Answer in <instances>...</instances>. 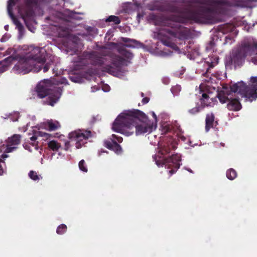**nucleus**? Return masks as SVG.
<instances>
[{"label": "nucleus", "instance_id": "nucleus-1", "mask_svg": "<svg viewBox=\"0 0 257 257\" xmlns=\"http://www.w3.org/2000/svg\"><path fill=\"white\" fill-rule=\"evenodd\" d=\"M256 2L257 0H220L211 7L200 6L194 11L170 5L167 10L176 14L169 16L153 15L151 19L155 25L167 27L164 30L167 34L177 37L181 31L180 23L186 24L192 21L197 23L214 24L222 21L221 16L227 14L228 7L252 8Z\"/></svg>", "mask_w": 257, "mask_h": 257}, {"label": "nucleus", "instance_id": "nucleus-2", "mask_svg": "<svg viewBox=\"0 0 257 257\" xmlns=\"http://www.w3.org/2000/svg\"><path fill=\"white\" fill-rule=\"evenodd\" d=\"M152 114L154 118L155 123L151 122L147 115L140 110L135 109L130 110V136L133 133L130 131L133 127L135 128L137 136L152 132L153 129H155L157 127V117L154 111L152 112Z\"/></svg>", "mask_w": 257, "mask_h": 257}, {"label": "nucleus", "instance_id": "nucleus-3", "mask_svg": "<svg viewBox=\"0 0 257 257\" xmlns=\"http://www.w3.org/2000/svg\"><path fill=\"white\" fill-rule=\"evenodd\" d=\"M257 55V41L244 40L232 49L227 58L226 65H233L234 68L241 66L247 55Z\"/></svg>", "mask_w": 257, "mask_h": 257}, {"label": "nucleus", "instance_id": "nucleus-4", "mask_svg": "<svg viewBox=\"0 0 257 257\" xmlns=\"http://www.w3.org/2000/svg\"><path fill=\"white\" fill-rule=\"evenodd\" d=\"M175 149L176 147L173 144L172 141L169 140L168 142H164L163 145L161 146L158 156L153 157L154 160L158 166L165 165L167 168L171 169L169 171V173L171 175L176 172L180 168L181 165L180 163L181 156L177 154L167 158L164 157V156L169 154L171 150H175Z\"/></svg>", "mask_w": 257, "mask_h": 257}, {"label": "nucleus", "instance_id": "nucleus-5", "mask_svg": "<svg viewBox=\"0 0 257 257\" xmlns=\"http://www.w3.org/2000/svg\"><path fill=\"white\" fill-rule=\"evenodd\" d=\"M230 88L231 92H237L252 101L257 98V76L251 77L248 85L241 81L233 84Z\"/></svg>", "mask_w": 257, "mask_h": 257}, {"label": "nucleus", "instance_id": "nucleus-6", "mask_svg": "<svg viewBox=\"0 0 257 257\" xmlns=\"http://www.w3.org/2000/svg\"><path fill=\"white\" fill-rule=\"evenodd\" d=\"M30 54L27 57L31 60H35V64L38 66L35 68V71L39 72L42 66L45 62L46 51L42 48L31 47Z\"/></svg>", "mask_w": 257, "mask_h": 257}, {"label": "nucleus", "instance_id": "nucleus-7", "mask_svg": "<svg viewBox=\"0 0 257 257\" xmlns=\"http://www.w3.org/2000/svg\"><path fill=\"white\" fill-rule=\"evenodd\" d=\"M229 94H226L223 91L218 93L217 97L221 103H227V108L228 110L234 111L240 110L242 105L239 99L229 97Z\"/></svg>", "mask_w": 257, "mask_h": 257}, {"label": "nucleus", "instance_id": "nucleus-8", "mask_svg": "<svg viewBox=\"0 0 257 257\" xmlns=\"http://www.w3.org/2000/svg\"><path fill=\"white\" fill-rule=\"evenodd\" d=\"M38 66L35 64V60L29 59L27 56L21 59L14 67L19 73L26 74L31 71H35Z\"/></svg>", "mask_w": 257, "mask_h": 257}, {"label": "nucleus", "instance_id": "nucleus-9", "mask_svg": "<svg viewBox=\"0 0 257 257\" xmlns=\"http://www.w3.org/2000/svg\"><path fill=\"white\" fill-rule=\"evenodd\" d=\"M91 136L90 131H76L69 134V139L76 142V148L80 149L86 143V140Z\"/></svg>", "mask_w": 257, "mask_h": 257}, {"label": "nucleus", "instance_id": "nucleus-10", "mask_svg": "<svg viewBox=\"0 0 257 257\" xmlns=\"http://www.w3.org/2000/svg\"><path fill=\"white\" fill-rule=\"evenodd\" d=\"M128 123V112L127 111L120 114L113 123L112 130L116 132H121Z\"/></svg>", "mask_w": 257, "mask_h": 257}, {"label": "nucleus", "instance_id": "nucleus-11", "mask_svg": "<svg viewBox=\"0 0 257 257\" xmlns=\"http://www.w3.org/2000/svg\"><path fill=\"white\" fill-rule=\"evenodd\" d=\"M127 46L125 45H121L118 48V51L120 55L123 57L119 56H115L113 58L112 62L113 65L116 68L120 67L123 65H126L128 52L127 51Z\"/></svg>", "mask_w": 257, "mask_h": 257}, {"label": "nucleus", "instance_id": "nucleus-12", "mask_svg": "<svg viewBox=\"0 0 257 257\" xmlns=\"http://www.w3.org/2000/svg\"><path fill=\"white\" fill-rule=\"evenodd\" d=\"M52 83L50 80H44L41 81L36 87V91L38 96L41 98H44L49 94V91L51 90Z\"/></svg>", "mask_w": 257, "mask_h": 257}, {"label": "nucleus", "instance_id": "nucleus-13", "mask_svg": "<svg viewBox=\"0 0 257 257\" xmlns=\"http://www.w3.org/2000/svg\"><path fill=\"white\" fill-rule=\"evenodd\" d=\"M105 146L109 149L113 150L115 153L118 154L121 152L120 146L114 141L111 139L110 141H106L104 142Z\"/></svg>", "mask_w": 257, "mask_h": 257}, {"label": "nucleus", "instance_id": "nucleus-14", "mask_svg": "<svg viewBox=\"0 0 257 257\" xmlns=\"http://www.w3.org/2000/svg\"><path fill=\"white\" fill-rule=\"evenodd\" d=\"M215 116L213 113H208L205 118V130L208 132L209 130L214 127Z\"/></svg>", "mask_w": 257, "mask_h": 257}, {"label": "nucleus", "instance_id": "nucleus-15", "mask_svg": "<svg viewBox=\"0 0 257 257\" xmlns=\"http://www.w3.org/2000/svg\"><path fill=\"white\" fill-rule=\"evenodd\" d=\"M60 95L61 93L58 88L54 94H50L49 96L48 97L49 100L47 101V104L51 106H53L54 104L58 101Z\"/></svg>", "mask_w": 257, "mask_h": 257}, {"label": "nucleus", "instance_id": "nucleus-16", "mask_svg": "<svg viewBox=\"0 0 257 257\" xmlns=\"http://www.w3.org/2000/svg\"><path fill=\"white\" fill-rule=\"evenodd\" d=\"M45 127H48L49 131H55L60 127V124L58 121L52 119L49 120L45 123Z\"/></svg>", "mask_w": 257, "mask_h": 257}, {"label": "nucleus", "instance_id": "nucleus-17", "mask_svg": "<svg viewBox=\"0 0 257 257\" xmlns=\"http://www.w3.org/2000/svg\"><path fill=\"white\" fill-rule=\"evenodd\" d=\"M218 60L219 58L217 56H214L210 58L208 60L206 61L208 65V68H207L206 72L204 74L205 76L208 72L209 69L213 68L216 64H218Z\"/></svg>", "mask_w": 257, "mask_h": 257}, {"label": "nucleus", "instance_id": "nucleus-18", "mask_svg": "<svg viewBox=\"0 0 257 257\" xmlns=\"http://www.w3.org/2000/svg\"><path fill=\"white\" fill-rule=\"evenodd\" d=\"M21 138L19 135H14L8 139L7 143L12 146L17 145L20 143Z\"/></svg>", "mask_w": 257, "mask_h": 257}, {"label": "nucleus", "instance_id": "nucleus-19", "mask_svg": "<svg viewBox=\"0 0 257 257\" xmlns=\"http://www.w3.org/2000/svg\"><path fill=\"white\" fill-rule=\"evenodd\" d=\"M226 176L228 179L232 180L236 177L237 173L235 170L231 168L226 171Z\"/></svg>", "mask_w": 257, "mask_h": 257}, {"label": "nucleus", "instance_id": "nucleus-20", "mask_svg": "<svg viewBox=\"0 0 257 257\" xmlns=\"http://www.w3.org/2000/svg\"><path fill=\"white\" fill-rule=\"evenodd\" d=\"M49 147L53 151H57L60 148L61 145L56 141H51L48 143Z\"/></svg>", "mask_w": 257, "mask_h": 257}, {"label": "nucleus", "instance_id": "nucleus-21", "mask_svg": "<svg viewBox=\"0 0 257 257\" xmlns=\"http://www.w3.org/2000/svg\"><path fill=\"white\" fill-rule=\"evenodd\" d=\"M162 42L164 45L170 47L173 50H174L176 51H178L179 50L178 46L175 43L170 41L169 40H164L162 41Z\"/></svg>", "mask_w": 257, "mask_h": 257}, {"label": "nucleus", "instance_id": "nucleus-22", "mask_svg": "<svg viewBox=\"0 0 257 257\" xmlns=\"http://www.w3.org/2000/svg\"><path fill=\"white\" fill-rule=\"evenodd\" d=\"M202 108L201 105L200 106L198 103H197L194 107L188 110V112L191 115H195L200 111Z\"/></svg>", "mask_w": 257, "mask_h": 257}, {"label": "nucleus", "instance_id": "nucleus-23", "mask_svg": "<svg viewBox=\"0 0 257 257\" xmlns=\"http://www.w3.org/2000/svg\"><path fill=\"white\" fill-rule=\"evenodd\" d=\"M209 97L207 94L205 93L202 94V98L201 99V105L202 106V108L209 106V104L206 102V100H209Z\"/></svg>", "mask_w": 257, "mask_h": 257}, {"label": "nucleus", "instance_id": "nucleus-24", "mask_svg": "<svg viewBox=\"0 0 257 257\" xmlns=\"http://www.w3.org/2000/svg\"><path fill=\"white\" fill-rule=\"evenodd\" d=\"M143 46V44L140 42L130 39V48H141Z\"/></svg>", "mask_w": 257, "mask_h": 257}, {"label": "nucleus", "instance_id": "nucleus-25", "mask_svg": "<svg viewBox=\"0 0 257 257\" xmlns=\"http://www.w3.org/2000/svg\"><path fill=\"white\" fill-rule=\"evenodd\" d=\"M29 177L32 180L34 181L39 180L40 179L42 178L41 176L38 175L37 173L34 171H31L29 173Z\"/></svg>", "mask_w": 257, "mask_h": 257}, {"label": "nucleus", "instance_id": "nucleus-26", "mask_svg": "<svg viewBox=\"0 0 257 257\" xmlns=\"http://www.w3.org/2000/svg\"><path fill=\"white\" fill-rule=\"evenodd\" d=\"M106 22H113L114 24H118L120 23V20L118 17L110 16L106 20Z\"/></svg>", "mask_w": 257, "mask_h": 257}, {"label": "nucleus", "instance_id": "nucleus-27", "mask_svg": "<svg viewBox=\"0 0 257 257\" xmlns=\"http://www.w3.org/2000/svg\"><path fill=\"white\" fill-rule=\"evenodd\" d=\"M15 5V2L13 0H9L8 5V11L11 18H13V15L12 13V8Z\"/></svg>", "mask_w": 257, "mask_h": 257}, {"label": "nucleus", "instance_id": "nucleus-28", "mask_svg": "<svg viewBox=\"0 0 257 257\" xmlns=\"http://www.w3.org/2000/svg\"><path fill=\"white\" fill-rule=\"evenodd\" d=\"M67 226L65 224H61L59 225L57 229V233L59 234H61L65 232L66 230Z\"/></svg>", "mask_w": 257, "mask_h": 257}, {"label": "nucleus", "instance_id": "nucleus-29", "mask_svg": "<svg viewBox=\"0 0 257 257\" xmlns=\"http://www.w3.org/2000/svg\"><path fill=\"white\" fill-rule=\"evenodd\" d=\"M79 168L80 170L81 171L87 172V167L85 166V161L83 160H81L79 163Z\"/></svg>", "mask_w": 257, "mask_h": 257}, {"label": "nucleus", "instance_id": "nucleus-30", "mask_svg": "<svg viewBox=\"0 0 257 257\" xmlns=\"http://www.w3.org/2000/svg\"><path fill=\"white\" fill-rule=\"evenodd\" d=\"M181 87L180 85H176L174 87H173L171 88L172 92L174 95H177L178 93L181 91Z\"/></svg>", "mask_w": 257, "mask_h": 257}, {"label": "nucleus", "instance_id": "nucleus-31", "mask_svg": "<svg viewBox=\"0 0 257 257\" xmlns=\"http://www.w3.org/2000/svg\"><path fill=\"white\" fill-rule=\"evenodd\" d=\"M12 145H10L8 144L6 145V149L4 151L6 153H8L13 152L14 150L16 149L17 147H12Z\"/></svg>", "mask_w": 257, "mask_h": 257}, {"label": "nucleus", "instance_id": "nucleus-32", "mask_svg": "<svg viewBox=\"0 0 257 257\" xmlns=\"http://www.w3.org/2000/svg\"><path fill=\"white\" fill-rule=\"evenodd\" d=\"M39 135L41 137H46L47 138H48L49 137H50L51 136L50 134H49L46 133L42 132H39Z\"/></svg>", "mask_w": 257, "mask_h": 257}, {"label": "nucleus", "instance_id": "nucleus-33", "mask_svg": "<svg viewBox=\"0 0 257 257\" xmlns=\"http://www.w3.org/2000/svg\"><path fill=\"white\" fill-rule=\"evenodd\" d=\"M250 61L254 64L257 65V57L255 56L252 57L250 59Z\"/></svg>", "mask_w": 257, "mask_h": 257}, {"label": "nucleus", "instance_id": "nucleus-34", "mask_svg": "<svg viewBox=\"0 0 257 257\" xmlns=\"http://www.w3.org/2000/svg\"><path fill=\"white\" fill-rule=\"evenodd\" d=\"M149 100H150V98L149 97H144L142 99V103L144 104H147V103L149 102Z\"/></svg>", "mask_w": 257, "mask_h": 257}, {"label": "nucleus", "instance_id": "nucleus-35", "mask_svg": "<svg viewBox=\"0 0 257 257\" xmlns=\"http://www.w3.org/2000/svg\"><path fill=\"white\" fill-rule=\"evenodd\" d=\"M105 71L111 73L112 71L111 70V67L109 66H107L106 68H105Z\"/></svg>", "mask_w": 257, "mask_h": 257}, {"label": "nucleus", "instance_id": "nucleus-36", "mask_svg": "<svg viewBox=\"0 0 257 257\" xmlns=\"http://www.w3.org/2000/svg\"><path fill=\"white\" fill-rule=\"evenodd\" d=\"M2 162V160L0 159V162ZM4 173L3 169L2 168V166L0 165V175H2Z\"/></svg>", "mask_w": 257, "mask_h": 257}, {"label": "nucleus", "instance_id": "nucleus-37", "mask_svg": "<svg viewBox=\"0 0 257 257\" xmlns=\"http://www.w3.org/2000/svg\"><path fill=\"white\" fill-rule=\"evenodd\" d=\"M37 140V137L36 136H33L31 138V140L32 141H35Z\"/></svg>", "mask_w": 257, "mask_h": 257}, {"label": "nucleus", "instance_id": "nucleus-38", "mask_svg": "<svg viewBox=\"0 0 257 257\" xmlns=\"http://www.w3.org/2000/svg\"><path fill=\"white\" fill-rule=\"evenodd\" d=\"M48 70V68L47 66H45L44 67V72H46Z\"/></svg>", "mask_w": 257, "mask_h": 257}, {"label": "nucleus", "instance_id": "nucleus-39", "mask_svg": "<svg viewBox=\"0 0 257 257\" xmlns=\"http://www.w3.org/2000/svg\"><path fill=\"white\" fill-rule=\"evenodd\" d=\"M8 157V156L7 155H6V154H3L2 155V158H6Z\"/></svg>", "mask_w": 257, "mask_h": 257}, {"label": "nucleus", "instance_id": "nucleus-40", "mask_svg": "<svg viewBox=\"0 0 257 257\" xmlns=\"http://www.w3.org/2000/svg\"><path fill=\"white\" fill-rule=\"evenodd\" d=\"M129 55H130V59L133 56V55L130 52Z\"/></svg>", "mask_w": 257, "mask_h": 257}, {"label": "nucleus", "instance_id": "nucleus-41", "mask_svg": "<svg viewBox=\"0 0 257 257\" xmlns=\"http://www.w3.org/2000/svg\"><path fill=\"white\" fill-rule=\"evenodd\" d=\"M206 102H207V103L209 104V106L210 105V104L211 103V102L209 99V100H206Z\"/></svg>", "mask_w": 257, "mask_h": 257}, {"label": "nucleus", "instance_id": "nucleus-42", "mask_svg": "<svg viewBox=\"0 0 257 257\" xmlns=\"http://www.w3.org/2000/svg\"><path fill=\"white\" fill-rule=\"evenodd\" d=\"M112 137L113 138H114V137H115V135H112Z\"/></svg>", "mask_w": 257, "mask_h": 257}, {"label": "nucleus", "instance_id": "nucleus-43", "mask_svg": "<svg viewBox=\"0 0 257 257\" xmlns=\"http://www.w3.org/2000/svg\"><path fill=\"white\" fill-rule=\"evenodd\" d=\"M34 1L35 3L36 2V0H34Z\"/></svg>", "mask_w": 257, "mask_h": 257}]
</instances>
